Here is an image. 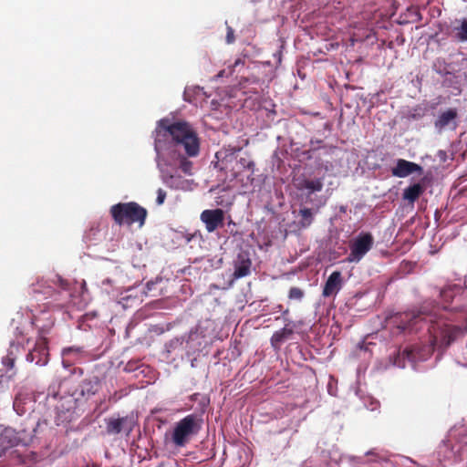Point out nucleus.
<instances>
[{
  "label": "nucleus",
  "mask_w": 467,
  "mask_h": 467,
  "mask_svg": "<svg viewBox=\"0 0 467 467\" xmlns=\"http://www.w3.org/2000/svg\"><path fill=\"white\" fill-rule=\"evenodd\" d=\"M239 163L244 169H248V170H252V171L254 170V162L251 160H248L246 158H241L239 160Z\"/></svg>",
  "instance_id": "26"
},
{
  "label": "nucleus",
  "mask_w": 467,
  "mask_h": 467,
  "mask_svg": "<svg viewBox=\"0 0 467 467\" xmlns=\"http://www.w3.org/2000/svg\"><path fill=\"white\" fill-rule=\"evenodd\" d=\"M459 112L456 108L441 110L434 120V128L441 133L444 130H455L458 127Z\"/></svg>",
  "instance_id": "9"
},
{
  "label": "nucleus",
  "mask_w": 467,
  "mask_h": 467,
  "mask_svg": "<svg viewBox=\"0 0 467 467\" xmlns=\"http://www.w3.org/2000/svg\"><path fill=\"white\" fill-rule=\"evenodd\" d=\"M201 220L205 224L206 230L212 233L217 228L223 226L224 213L220 208L204 210L201 213Z\"/></svg>",
  "instance_id": "10"
},
{
  "label": "nucleus",
  "mask_w": 467,
  "mask_h": 467,
  "mask_svg": "<svg viewBox=\"0 0 467 467\" xmlns=\"http://www.w3.org/2000/svg\"><path fill=\"white\" fill-rule=\"evenodd\" d=\"M323 189V182L321 179L308 180L306 190L309 191L308 195L313 192H320Z\"/></svg>",
  "instance_id": "23"
},
{
  "label": "nucleus",
  "mask_w": 467,
  "mask_h": 467,
  "mask_svg": "<svg viewBox=\"0 0 467 467\" xmlns=\"http://www.w3.org/2000/svg\"><path fill=\"white\" fill-rule=\"evenodd\" d=\"M234 40V31L230 26H227L226 43L233 44Z\"/></svg>",
  "instance_id": "29"
},
{
  "label": "nucleus",
  "mask_w": 467,
  "mask_h": 467,
  "mask_svg": "<svg viewBox=\"0 0 467 467\" xmlns=\"http://www.w3.org/2000/svg\"><path fill=\"white\" fill-rule=\"evenodd\" d=\"M422 171L420 165L404 159H398L396 166L391 169L392 175L398 178H405L414 172L422 173Z\"/></svg>",
  "instance_id": "12"
},
{
  "label": "nucleus",
  "mask_w": 467,
  "mask_h": 467,
  "mask_svg": "<svg viewBox=\"0 0 467 467\" xmlns=\"http://www.w3.org/2000/svg\"><path fill=\"white\" fill-rule=\"evenodd\" d=\"M80 387L82 395H95L100 389V379L97 376L86 379L82 381Z\"/></svg>",
  "instance_id": "16"
},
{
  "label": "nucleus",
  "mask_w": 467,
  "mask_h": 467,
  "mask_svg": "<svg viewBox=\"0 0 467 467\" xmlns=\"http://www.w3.org/2000/svg\"><path fill=\"white\" fill-rule=\"evenodd\" d=\"M154 149L157 158L181 164L184 174H191L192 162L189 158L200 152V139L193 127L185 120L164 118L154 130Z\"/></svg>",
  "instance_id": "1"
},
{
  "label": "nucleus",
  "mask_w": 467,
  "mask_h": 467,
  "mask_svg": "<svg viewBox=\"0 0 467 467\" xmlns=\"http://www.w3.org/2000/svg\"><path fill=\"white\" fill-rule=\"evenodd\" d=\"M374 237L371 233H360L350 244L348 262H359L365 254L373 247Z\"/></svg>",
  "instance_id": "7"
},
{
  "label": "nucleus",
  "mask_w": 467,
  "mask_h": 467,
  "mask_svg": "<svg viewBox=\"0 0 467 467\" xmlns=\"http://www.w3.org/2000/svg\"><path fill=\"white\" fill-rule=\"evenodd\" d=\"M3 364L8 368H13L15 366V358H12L10 355H7L3 358Z\"/></svg>",
  "instance_id": "30"
},
{
  "label": "nucleus",
  "mask_w": 467,
  "mask_h": 467,
  "mask_svg": "<svg viewBox=\"0 0 467 467\" xmlns=\"http://www.w3.org/2000/svg\"><path fill=\"white\" fill-rule=\"evenodd\" d=\"M299 225L302 228L309 227L314 221V213L309 208H303L299 210Z\"/></svg>",
  "instance_id": "18"
},
{
  "label": "nucleus",
  "mask_w": 467,
  "mask_h": 467,
  "mask_svg": "<svg viewBox=\"0 0 467 467\" xmlns=\"http://www.w3.org/2000/svg\"><path fill=\"white\" fill-rule=\"evenodd\" d=\"M83 353V348L81 347H68V348H66L62 350V355L64 357H68L72 354L76 355V356H79L80 354Z\"/></svg>",
  "instance_id": "25"
},
{
  "label": "nucleus",
  "mask_w": 467,
  "mask_h": 467,
  "mask_svg": "<svg viewBox=\"0 0 467 467\" xmlns=\"http://www.w3.org/2000/svg\"><path fill=\"white\" fill-rule=\"evenodd\" d=\"M165 198H166V192L162 189H159L157 191V198H156V203L158 205H161L163 204L164 201H165Z\"/></svg>",
  "instance_id": "28"
},
{
  "label": "nucleus",
  "mask_w": 467,
  "mask_h": 467,
  "mask_svg": "<svg viewBox=\"0 0 467 467\" xmlns=\"http://www.w3.org/2000/svg\"><path fill=\"white\" fill-rule=\"evenodd\" d=\"M305 296V292L303 289L294 286L289 289L288 298L290 300L301 301Z\"/></svg>",
  "instance_id": "24"
},
{
  "label": "nucleus",
  "mask_w": 467,
  "mask_h": 467,
  "mask_svg": "<svg viewBox=\"0 0 467 467\" xmlns=\"http://www.w3.org/2000/svg\"><path fill=\"white\" fill-rule=\"evenodd\" d=\"M293 334V330L291 328L284 327L278 331H275L271 337V344L274 347L278 346L282 343L288 336Z\"/></svg>",
  "instance_id": "19"
},
{
  "label": "nucleus",
  "mask_w": 467,
  "mask_h": 467,
  "mask_svg": "<svg viewBox=\"0 0 467 467\" xmlns=\"http://www.w3.org/2000/svg\"><path fill=\"white\" fill-rule=\"evenodd\" d=\"M156 161L163 183L173 189L183 188L184 181L178 174V171L181 170V164H173L171 162L165 161L162 158L157 157Z\"/></svg>",
  "instance_id": "6"
},
{
  "label": "nucleus",
  "mask_w": 467,
  "mask_h": 467,
  "mask_svg": "<svg viewBox=\"0 0 467 467\" xmlns=\"http://www.w3.org/2000/svg\"><path fill=\"white\" fill-rule=\"evenodd\" d=\"M456 31V38L459 41L466 42L467 41V18L462 20L461 25L455 27Z\"/></svg>",
  "instance_id": "22"
},
{
  "label": "nucleus",
  "mask_w": 467,
  "mask_h": 467,
  "mask_svg": "<svg viewBox=\"0 0 467 467\" xmlns=\"http://www.w3.org/2000/svg\"><path fill=\"white\" fill-rule=\"evenodd\" d=\"M234 152H235V150H233L230 154H227L225 151H218L216 153V158L218 159V161L221 162V165H220L221 170L228 169V165H227L228 158H230V160L234 159Z\"/></svg>",
  "instance_id": "21"
},
{
  "label": "nucleus",
  "mask_w": 467,
  "mask_h": 467,
  "mask_svg": "<svg viewBox=\"0 0 467 467\" xmlns=\"http://www.w3.org/2000/svg\"><path fill=\"white\" fill-rule=\"evenodd\" d=\"M425 188L420 183H414L410 185L403 191V199L409 202L413 203L424 192Z\"/></svg>",
  "instance_id": "17"
},
{
  "label": "nucleus",
  "mask_w": 467,
  "mask_h": 467,
  "mask_svg": "<svg viewBox=\"0 0 467 467\" xmlns=\"http://www.w3.org/2000/svg\"><path fill=\"white\" fill-rule=\"evenodd\" d=\"M106 432L109 435H117L121 432L129 436L134 429L135 420L132 416L126 415L124 417L111 416L105 419Z\"/></svg>",
  "instance_id": "8"
},
{
  "label": "nucleus",
  "mask_w": 467,
  "mask_h": 467,
  "mask_svg": "<svg viewBox=\"0 0 467 467\" xmlns=\"http://www.w3.org/2000/svg\"><path fill=\"white\" fill-rule=\"evenodd\" d=\"M234 279L245 277L251 274L252 260L246 251H241L234 261Z\"/></svg>",
  "instance_id": "11"
},
{
  "label": "nucleus",
  "mask_w": 467,
  "mask_h": 467,
  "mask_svg": "<svg viewBox=\"0 0 467 467\" xmlns=\"http://www.w3.org/2000/svg\"><path fill=\"white\" fill-rule=\"evenodd\" d=\"M439 312V306L424 302L418 309L398 314L394 321L403 332H418L426 328L433 345L440 342L447 348L465 333L462 327L445 323Z\"/></svg>",
  "instance_id": "2"
},
{
  "label": "nucleus",
  "mask_w": 467,
  "mask_h": 467,
  "mask_svg": "<svg viewBox=\"0 0 467 467\" xmlns=\"http://www.w3.org/2000/svg\"><path fill=\"white\" fill-rule=\"evenodd\" d=\"M281 308H282V306H281V305H279V306H278V310H281Z\"/></svg>",
  "instance_id": "35"
},
{
  "label": "nucleus",
  "mask_w": 467,
  "mask_h": 467,
  "mask_svg": "<svg viewBox=\"0 0 467 467\" xmlns=\"http://www.w3.org/2000/svg\"><path fill=\"white\" fill-rule=\"evenodd\" d=\"M462 291V287L458 285H448L441 291V296L445 301H451L454 296Z\"/></svg>",
  "instance_id": "20"
},
{
  "label": "nucleus",
  "mask_w": 467,
  "mask_h": 467,
  "mask_svg": "<svg viewBox=\"0 0 467 467\" xmlns=\"http://www.w3.org/2000/svg\"><path fill=\"white\" fill-rule=\"evenodd\" d=\"M54 284H57L63 291H67L69 288V283L67 280L62 279L60 276H57V280L53 281Z\"/></svg>",
  "instance_id": "27"
},
{
  "label": "nucleus",
  "mask_w": 467,
  "mask_h": 467,
  "mask_svg": "<svg viewBox=\"0 0 467 467\" xmlns=\"http://www.w3.org/2000/svg\"><path fill=\"white\" fill-rule=\"evenodd\" d=\"M463 328L464 333H467V318L464 321V327H462Z\"/></svg>",
  "instance_id": "32"
},
{
  "label": "nucleus",
  "mask_w": 467,
  "mask_h": 467,
  "mask_svg": "<svg viewBox=\"0 0 467 467\" xmlns=\"http://www.w3.org/2000/svg\"><path fill=\"white\" fill-rule=\"evenodd\" d=\"M47 347L45 342L36 344V346L26 355V360L35 362L36 365H45L47 362Z\"/></svg>",
  "instance_id": "15"
},
{
  "label": "nucleus",
  "mask_w": 467,
  "mask_h": 467,
  "mask_svg": "<svg viewBox=\"0 0 467 467\" xmlns=\"http://www.w3.org/2000/svg\"><path fill=\"white\" fill-rule=\"evenodd\" d=\"M288 313H289V310H288V309H285V310L283 312V314H284V315H286V314H288Z\"/></svg>",
  "instance_id": "34"
},
{
  "label": "nucleus",
  "mask_w": 467,
  "mask_h": 467,
  "mask_svg": "<svg viewBox=\"0 0 467 467\" xmlns=\"http://www.w3.org/2000/svg\"><path fill=\"white\" fill-rule=\"evenodd\" d=\"M200 429L201 423L197 416L195 414L187 415L175 424L171 441L176 448L185 447Z\"/></svg>",
  "instance_id": "4"
},
{
  "label": "nucleus",
  "mask_w": 467,
  "mask_h": 467,
  "mask_svg": "<svg viewBox=\"0 0 467 467\" xmlns=\"http://www.w3.org/2000/svg\"><path fill=\"white\" fill-rule=\"evenodd\" d=\"M33 401L32 393L25 388H21L16 394L13 407L18 415H24L26 410V405Z\"/></svg>",
  "instance_id": "14"
},
{
  "label": "nucleus",
  "mask_w": 467,
  "mask_h": 467,
  "mask_svg": "<svg viewBox=\"0 0 467 467\" xmlns=\"http://www.w3.org/2000/svg\"><path fill=\"white\" fill-rule=\"evenodd\" d=\"M307 183H308V180L303 179L296 183V187L299 191H304V190H306Z\"/></svg>",
  "instance_id": "31"
},
{
  "label": "nucleus",
  "mask_w": 467,
  "mask_h": 467,
  "mask_svg": "<svg viewBox=\"0 0 467 467\" xmlns=\"http://www.w3.org/2000/svg\"><path fill=\"white\" fill-rule=\"evenodd\" d=\"M28 294L35 299L40 300L39 296H43L44 299H49L46 305L47 307H54L60 309L64 306V299L62 291L56 290L53 286L41 280L36 284H32L29 287Z\"/></svg>",
  "instance_id": "5"
},
{
  "label": "nucleus",
  "mask_w": 467,
  "mask_h": 467,
  "mask_svg": "<svg viewBox=\"0 0 467 467\" xmlns=\"http://www.w3.org/2000/svg\"><path fill=\"white\" fill-rule=\"evenodd\" d=\"M110 215L118 225H131L138 223L141 227L145 223L147 210L135 202H119L110 207Z\"/></svg>",
  "instance_id": "3"
},
{
  "label": "nucleus",
  "mask_w": 467,
  "mask_h": 467,
  "mask_svg": "<svg viewBox=\"0 0 467 467\" xmlns=\"http://www.w3.org/2000/svg\"><path fill=\"white\" fill-rule=\"evenodd\" d=\"M343 278L339 271H334L328 276L323 287L322 295L325 297L335 296L342 288Z\"/></svg>",
  "instance_id": "13"
},
{
  "label": "nucleus",
  "mask_w": 467,
  "mask_h": 467,
  "mask_svg": "<svg viewBox=\"0 0 467 467\" xmlns=\"http://www.w3.org/2000/svg\"><path fill=\"white\" fill-rule=\"evenodd\" d=\"M313 144H314V141H312V140H311V145H313ZM317 147H315V146H312V147H311V150H317Z\"/></svg>",
  "instance_id": "33"
}]
</instances>
